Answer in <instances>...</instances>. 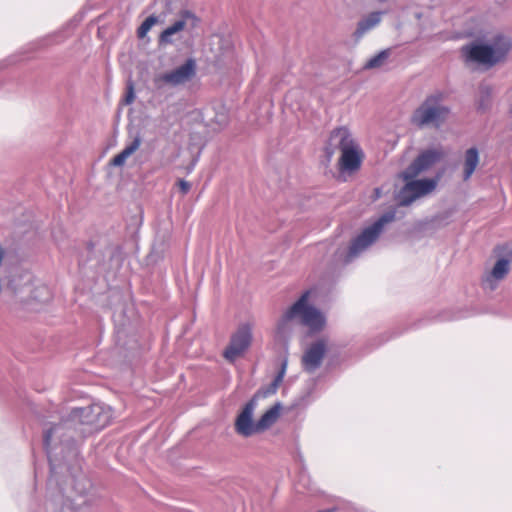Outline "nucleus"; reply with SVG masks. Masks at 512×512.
Returning a JSON list of instances; mask_svg holds the SVG:
<instances>
[{
  "label": "nucleus",
  "mask_w": 512,
  "mask_h": 512,
  "mask_svg": "<svg viewBox=\"0 0 512 512\" xmlns=\"http://www.w3.org/2000/svg\"><path fill=\"white\" fill-rule=\"evenodd\" d=\"M395 217V210H390L384 213L372 225L365 228L362 233L351 242L347 256L348 260L358 256L362 251L374 243L382 232L384 225L394 221Z\"/></svg>",
  "instance_id": "nucleus-5"
},
{
  "label": "nucleus",
  "mask_w": 512,
  "mask_h": 512,
  "mask_svg": "<svg viewBox=\"0 0 512 512\" xmlns=\"http://www.w3.org/2000/svg\"><path fill=\"white\" fill-rule=\"evenodd\" d=\"M286 368H287V361L284 360L281 364V369L278 372V374L276 375V377L274 378V380L266 388H263V389H260L259 391H257V393L253 397H256V400H257L260 397L265 398L272 394H275L279 385L283 381V378L286 373Z\"/></svg>",
  "instance_id": "nucleus-19"
},
{
  "label": "nucleus",
  "mask_w": 512,
  "mask_h": 512,
  "mask_svg": "<svg viewBox=\"0 0 512 512\" xmlns=\"http://www.w3.org/2000/svg\"><path fill=\"white\" fill-rule=\"evenodd\" d=\"M489 46L492 48L493 57L497 59V63H499L507 57L512 49V40L509 36L498 34L493 38Z\"/></svg>",
  "instance_id": "nucleus-15"
},
{
  "label": "nucleus",
  "mask_w": 512,
  "mask_h": 512,
  "mask_svg": "<svg viewBox=\"0 0 512 512\" xmlns=\"http://www.w3.org/2000/svg\"><path fill=\"white\" fill-rule=\"evenodd\" d=\"M444 153L441 149H427L422 151L413 162L401 173L403 180H411L419 174L430 169L440 161Z\"/></svg>",
  "instance_id": "nucleus-8"
},
{
  "label": "nucleus",
  "mask_w": 512,
  "mask_h": 512,
  "mask_svg": "<svg viewBox=\"0 0 512 512\" xmlns=\"http://www.w3.org/2000/svg\"><path fill=\"white\" fill-rule=\"evenodd\" d=\"M512 262V251L506 257L499 258L492 270L483 278L482 284L485 288L494 290L498 283L503 280L510 271V264Z\"/></svg>",
  "instance_id": "nucleus-13"
},
{
  "label": "nucleus",
  "mask_w": 512,
  "mask_h": 512,
  "mask_svg": "<svg viewBox=\"0 0 512 512\" xmlns=\"http://www.w3.org/2000/svg\"><path fill=\"white\" fill-rule=\"evenodd\" d=\"M111 419L112 409L109 406L103 403H94L86 407L73 408L60 423L46 429L43 445L49 459L51 471L55 470L51 454V446L54 439H58L60 444L69 442L73 435H68V433L72 430L85 437L105 428Z\"/></svg>",
  "instance_id": "nucleus-1"
},
{
  "label": "nucleus",
  "mask_w": 512,
  "mask_h": 512,
  "mask_svg": "<svg viewBox=\"0 0 512 512\" xmlns=\"http://www.w3.org/2000/svg\"><path fill=\"white\" fill-rule=\"evenodd\" d=\"M281 405L279 403L268 409L257 421L258 433L272 426L279 417Z\"/></svg>",
  "instance_id": "nucleus-20"
},
{
  "label": "nucleus",
  "mask_w": 512,
  "mask_h": 512,
  "mask_svg": "<svg viewBox=\"0 0 512 512\" xmlns=\"http://www.w3.org/2000/svg\"><path fill=\"white\" fill-rule=\"evenodd\" d=\"M382 12H372L365 18L360 20L354 32V37L358 40L363 37L365 33L376 27L381 21Z\"/></svg>",
  "instance_id": "nucleus-17"
},
{
  "label": "nucleus",
  "mask_w": 512,
  "mask_h": 512,
  "mask_svg": "<svg viewBox=\"0 0 512 512\" xmlns=\"http://www.w3.org/2000/svg\"><path fill=\"white\" fill-rule=\"evenodd\" d=\"M461 52L468 62H475L489 67L497 64V59L493 57L492 48L487 44L470 43L464 45Z\"/></svg>",
  "instance_id": "nucleus-12"
},
{
  "label": "nucleus",
  "mask_w": 512,
  "mask_h": 512,
  "mask_svg": "<svg viewBox=\"0 0 512 512\" xmlns=\"http://www.w3.org/2000/svg\"><path fill=\"white\" fill-rule=\"evenodd\" d=\"M391 55V49H384L371 57L364 65V69H376L382 67Z\"/></svg>",
  "instance_id": "nucleus-21"
},
{
  "label": "nucleus",
  "mask_w": 512,
  "mask_h": 512,
  "mask_svg": "<svg viewBox=\"0 0 512 512\" xmlns=\"http://www.w3.org/2000/svg\"><path fill=\"white\" fill-rule=\"evenodd\" d=\"M251 341V327L247 324L240 326L231 336L230 343L223 352L224 358L230 362H234L248 349Z\"/></svg>",
  "instance_id": "nucleus-9"
},
{
  "label": "nucleus",
  "mask_w": 512,
  "mask_h": 512,
  "mask_svg": "<svg viewBox=\"0 0 512 512\" xmlns=\"http://www.w3.org/2000/svg\"><path fill=\"white\" fill-rule=\"evenodd\" d=\"M256 406V397H252L238 414L235 420V431L237 434L243 437H250L258 433L257 422L253 421Z\"/></svg>",
  "instance_id": "nucleus-11"
},
{
  "label": "nucleus",
  "mask_w": 512,
  "mask_h": 512,
  "mask_svg": "<svg viewBox=\"0 0 512 512\" xmlns=\"http://www.w3.org/2000/svg\"><path fill=\"white\" fill-rule=\"evenodd\" d=\"M135 100V91H134V84L132 81H128L126 86V94L123 99V102L126 105L132 104Z\"/></svg>",
  "instance_id": "nucleus-23"
},
{
  "label": "nucleus",
  "mask_w": 512,
  "mask_h": 512,
  "mask_svg": "<svg viewBox=\"0 0 512 512\" xmlns=\"http://www.w3.org/2000/svg\"><path fill=\"white\" fill-rule=\"evenodd\" d=\"M157 23V17L154 15H151L147 17L143 23L140 25V27L137 30V35L139 38L145 37V35L148 33V31L152 28L153 25Z\"/></svg>",
  "instance_id": "nucleus-22"
},
{
  "label": "nucleus",
  "mask_w": 512,
  "mask_h": 512,
  "mask_svg": "<svg viewBox=\"0 0 512 512\" xmlns=\"http://www.w3.org/2000/svg\"><path fill=\"white\" fill-rule=\"evenodd\" d=\"M199 23L198 17L189 10H182L179 13V18L159 36L161 44H172L174 42L173 36L181 31H192Z\"/></svg>",
  "instance_id": "nucleus-10"
},
{
  "label": "nucleus",
  "mask_w": 512,
  "mask_h": 512,
  "mask_svg": "<svg viewBox=\"0 0 512 512\" xmlns=\"http://www.w3.org/2000/svg\"><path fill=\"white\" fill-rule=\"evenodd\" d=\"M326 353V343L324 340H318L305 351L302 357V363L306 371L313 372L321 366Z\"/></svg>",
  "instance_id": "nucleus-14"
},
{
  "label": "nucleus",
  "mask_w": 512,
  "mask_h": 512,
  "mask_svg": "<svg viewBox=\"0 0 512 512\" xmlns=\"http://www.w3.org/2000/svg\"><path fill=\"white\" fill-rule=\"evenodd\" d=\"M178 186H179L180 191L184 195L187 194L191 189V184L188 181L183 180V179L178 181Z\"/></svg>",
  "instance_id": "nucleus-24"
},
{
  "label": "nucleus",
  "mask_w": 512,
  "mask_h": 512,
  "mask_svg": "<svg viewBox=\"0 0 512 512\" xmlns=\"http://www.w3.org/2000/svg\"><path fill=\"white\" fill-rule=\"evenodd\" d=\"M196 74V63L194 59H187L184 64L155 77L154 83L160 88L162 85L176 87L189 82Z\"/></svg>",
  "instance_id": "nucleus-7"
},
{
  "label": "nucleus",
  "mask_w": 512,
  "mask_h": 512,
  "mask_svg": "<svg viewBox=\"0 0 512 512\" xmlns=\"http://www.w3.org/2000/svg\"><path fill=\"white\" fill-rule=\"evenodd\" d=\"M338 149L341 151L340 171L349 173L358 171L363 161V152L346 127H338L331 131L324 148L327 162L331 161Z\"/></svg>",
  "instance_id": "nucleus-2"
},
{
  "label": "nucleus",
  "mask_w": 512,
  "mask_h": 512,
  "mask_svg": "<svg viewBox=\"0 0 512 512\" xmlns=\"http://www.w3.org/2000/svg\"><path fill=\"white\" fill-rule=\"evenodd\" d=\"M406 184L398 192L396 199L400 206H408L417 198L432 192L437 183L434 179L405 180Z\"/></svg>",
  "instance_id": "nucleus-6"
},
{
  "label": "nucleus",
  "mask_w": 512,
  "mask_h": 512,
  "mask_svg": "<svg viewBox=\"0 0 512 512\" xmlns=\"http://www.w3.org/2000/svg\"><path fill=\"white\" fill-rule=\"evenodd\" d=\"M450 114L449 107L443 104L441 93L432 94L414 111L411 121L419 128L434 126L439 128Z\"/></svg>",
  "instance_id": "nucleus-4"
},
{
  "label": "nucleus",
  "mask_w": 512,
  "mask_h": 512,
  "mask_svg": "<svg viewBox=\"0 0 512 512\" xmlns=\"http://www.w3.org/2000/svg\"><path fill=\"white\" fill-rule=\"evenodd\" d=\"M309 292L302 296L284 313L278 324V333L285 335L291 330V323L299 319L300 323L311 331L317 332L323 329L325 318L322 313L313 306L308 305Z\"/></svg>",
  "instance_id": "nucleus-3"
},
{
  "label": "nucleus",
  "mask_w": 512,
  "mask_h": 512,
  "mask_svg": "<svg viewBox=\"0 0 512 512\" xmlns=\"http://www.w3.org/2000/svg\"><path fill=\"white\" fill-rule=\"evenodd\" d=\"M375 191H376V195L378 196L380 193L379 189L377 188V189H375Z\"/></svg>",
  "instance_id": "nucleus-25"
},
{
  "label": "nucleus",
  "mask_w": 512,
  "mask_h": 512,
  "mask_svg": "<svg viewBox=\"0 0 512 512\" xmlns=\"http://www.w3.org/2000/svg\"><path fill=\"white\" fill-rule=\"evenodd\" d=\"M141 145L140 136H136L119 154L112 158L110 164L121 167L125 164L128 157L138 150Z\"/></svg>",
  "instance_id": "nucleus-18"
},
{
  "label": "nucleus",
  "mask_w": 512,
  "mask_h": 512,
  "mask_svg": "<svg viewBox=\"0 0 512 512\" xmlns=\"http://www.w3.org/2000/svg\"><path fill=\"white\" fill-rule=\"evenodd\" d=\"M479 162L480 156L476 147H471L465 151L463 159V181H468L472 177L479 165Z\"/></svg>",
  "instance_id": "nucleus-16"
}]
</instances>
